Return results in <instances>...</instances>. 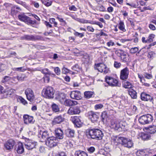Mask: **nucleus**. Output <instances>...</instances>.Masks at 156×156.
<instances>
[{
  "instance_id": "32",
  "label": "nucleus",
  "mask_w": 156,
  "mask_h": 156,
  "mask_svg": "<svg viewBox=\"0 0 156 156\" xmlns=\"http://www.w3.org/2000/svg\"><path fill=\"white\" fill-rule=\"evenodd\" d=\"M22 39L27 41H33V35H25L22 37Z\"/></svg>"
},
{
  "instance_id": "61",
  "label": "nucleus",
  "mask_w": 156,
  "mask_h": 156,
  "mask_svg": "<svg viewBox=\"0 0 156 156\" xmlns=\"http://www.w3.org/2000/svg\"><path fill=\"white\" fill-rule=\"evenodd\" d=\"M149 28L151 29V30H155L156 29V28L155 27V26L151 24V23H150L149 25Z\"/></svg>"
},
{
  "instance_id": "16",
  "label": "nucleus",
  "mask_w": 156,
  "mask_h": 156,
  "mask_svg": "<svg viewBox=\"0 0 156 156\" xmlns=\"http://www.w3.org/2000/svg\"><path fill=\"white\" fill-rule=\"evenodd\" d=\"M70 96L72 99L78 100L82 98L80 92L77 90L72 91L70 94Z\"/></svg>"
},
{
  "instance_id": "2",
  "label": "nucleus",
  "mask_w": 156,
  "mask_h": 156,
  "mask_svg": "<svg viewBox=\"0 0 156 156\" xmlns=\"http://www.w3.org/2000/svg\"><path fill=\"white\" fill-rule=\"evenodd\" d=\"M114 141L118 144H121L124 147L130 148L133 147V144L132 140L129 138L123 137L116 136Z\"/></svg>"
},
{
  "instance_id": "7",
  "label": "nucleus",
  "mask_w": 156,
  "mask_h": 156,
  "mask_svg": "<svg viewBox=\"0 0 156 156\" xmlns=\"http://www.w3.org/2000/svg\"><path fill=\"white\" fill-rule=\"evenodd\" d=\"M19 19L28 24L34 25L36 23L35 20H32L30 17L24 15H19L18 16Z\"/></svg>"
},
{
  "instance_id": "50",
  "label": "nucleus",
  "mask_w": 156,
  "mask_h": 156,
  "mask_svg": "<svg viewBox=\"0 0 156 156\" xmlns=\"http://www.w3.org/2000/svg\"><path fill=\"white\" fill-rule=\"evenodd\" d=\"M49 21L51 23L54 24L55 27H57V23L55 21V18H52L50 19Z\"/></svg>"
},
{
  "instance_id": "58",
  "label": "nucleus",
  "mask_w": 156,
  "mask_h": 156,
  "mask_svg": "<svg viewBox=\"0 0 156 156\" xmlns=\"http://www.w3.org/2000/svg\"><path fill=\"white\" fill-rule=\"evenodd\" d=\"M5 68V66L4 64H0V72L4 70Z\"/></svg>"
},
{
  "instance_id": "10",
  "label": "nucleus",
  "mask_w": 156,
  "mask_h": 156,
  "mask_svg": "<svg viewBox=\"0 0 156 156\" xmlns=\"http://www.w3.org/2000/svg\"><path fill=\"white\" fill-rule=\"evenodd\" d=\"M46 144L50 148L56 146L57 144L56 137L52 136L48 138V139L46 141Z\"/></svg>"
},
{
  "instance_id": "56",
  "label": "nucleus",
  "mask_w": 156,
  "mask_h": 156,
  "mask_svg": "<svg viewBox=\"0 0 156 156\" xmlns=\"http://www.w3.org/2000/svg\"><path fill=\"white\" fill-rule=\"evenodd\" d=\"M114 66L115 68H118L121 66V64L120 62H117L115 61Z\"/></svg>"
},
{
  "instance_id": "42",
  "label": "nucleus",
  "mask_w": 156,
  "mask_h": 156,
  "mask_svg": "<svg viewBox=\"0 0 156 156\" xmlns=\"http://www.w3.org/2000/svg\"><path fill=\"white\" fill-rule=\"evenodd\" d=\"M132 85L129 81H127L124 83V87L126 88H129L132 87Z\"/></svg>"
},
{
  "instance_id": "29",
  "label": "nucleus",
  "mask_w": 156,
  "mask_h": 156,
  "mask_svg": "<svg viewBox=\"0 0 156 156\" xmlns=\"http://www.w3.org/2000/svg\"><path fill=\"white\" fill-rule=\"evenodd\" d=\"M94 94V92L91 91H86L84 93V97L88 98L92 97Z\"/></svg>"
},
{
  "instance_id": "39",
  "label": "nucleus",
  "mask_w": 156,
  "mask_h": 156,
  "mask_svg": "<svg viewBox=\"0 0 156 156\" xmlns=\"http://www.w3.org/2000/svg\"><path fill=\"white\" fill-rule=\"evenodd\" d=\"M36 40H44V38L40 35H36L34 36L33 35V41H35Z\"/></svg>"
},
{
  "instance_id": "15",
  "label": "nucleus",
  "mask_w": 156,
  "mask_h": 156,
  "mask_svg": "<svg viewBox=\"0 0 156 156\" xmlns=\"http://www.w3.org/2000/svg\"><path fill=\"white\" fill-rule=\"evenodd\" d=\"M81 111L80 108L78 106H75L73 108H70L68 111L67 113L70 115L78 114Z\"/></svg>"
},
{
  "instance_id": "26",
  "label": "nucleus",
  "mask_w": 156,
  "mask_h": 156,
  "mask_svg": "<svg viewBox=\"0 0 156 156\" xmlns=\"http://www.w3.org/2000/svg\"><path fill=\"white\" fill-rule=\"evenodd\" d=\"M129 94L133 99H136L137 98V93L133 89H130L128 91Z\"/></svg>"
},
{
  "instance_id": "27",
  "label": "nucleus",
  "mask_w": 156,
  "mask_h": 156,
  "mask_svg": "<svg viewBox=\"0 0 156 156\" xmlns=\"http://www.w3.org/2000/svg\"><path fill=\"white\" fill-rule=\"evenodd\" d=\"M148 131L151 134H154L156 132V126H150L147 128Z\"/></svg>"
},
{
  "instance_id": "9",
  "label": "nucleus",
  "mask_w": 156,
  "mask_h": 156,
  "mask_svg": "<svg viewBox=\"0 0 156 156\" xmlns=\"http://www.w3.org/2000/svg\"><path fill=\"white\" fill-rule=\"evenodd\" d=\"M95 69L98 70L101 73L104 72L105 74L108 73L109 70L106 65L102 63H99L95 65Z\"/></svg>"
},
{
  "instance_id": "34",
  "label": "nucleus",
  "mask_w": 156,
  "mask_h": 156,
  "mask_svg": "<svg viewBox=\"0 0 156 156\" xmlns=\"http://www.w3.org/2000/svg\"><path fill=\"white\" fill-rule=\"evenodd\" d=\"M51 107L53 112H56L59 111L58 106L55 104L53 103L51 105Z\"/></svg>"
},
{
  "instance_id": "44",
  "label": "nucleus",
  "mask_w": 156,
  "mask_h": 156,
  "mask_svg": "<svg viewBox=\"0 0 156 156\" xmlns=\"http://www.w3.org/2000/svg\"><path fill=\"white\" fill-rule=\"evenodd\" d=\"M41 72L42 73L46 75H50L51 74V73L49 71V70L47 68H45L42 69Z\"/></svg>"
},
{
  "instance_id": "30",
  "label": "nucleus",
  "mask_w": 156,
  "mask_h": 156,
  "mask_svg": "<svg viewBox=\"0 0 156 156\" xmlns=\"http://www.w3.org/2000/svg\"><path fill=\"white\" fill-rule=\"evenodd\" d=\"M26 148L28 150H30L34 148L35 147V144L33 142L30 143L25 144Z\"/></svg>"
},
{
  "instance_id": "5",
  "label": "nucleus",
  "mask_w": 156,
  "mask_h": 156,
  "mask_svg": "<svg viewBox=\"0 0 156 156\" xmlns=\"http://www.w3.org/2000/svg\"><path fill=\"white\" fill-rule=\"evenodd\" d=\"M153 120V116L150 114L144 115L139 117V122L142 125H145L151 123Z\"/></svg>"
},
{
  "instance_id": "18",
  "label": "nucleus",
  "mask_w": 156,
  "mask_h": 156,
  "mask_svg": "<svg viewBox=\"0 0 156 156\" xmlns=\"http://www.w3.org/2000/svg\"><path fill=\"white\" fill-rule=\"evenodd\" d=\"M15 142L12 140H9L5 144L4 146L6 150H9L13 148Z\"/></svg>"
},
{
  "instance_id": "14",
  "label": "nucleus",
  "mask_w": 156,
  "mask_h": 156,
  "mask_svg": "<svg viewBox=\"0 0 156 156\" xmlns=\"http://www.w3.org/2000/svg\"><path fill=\"white\" fill-rule=\"evenodd\" d=\"M23 119L24 123L26 124H33L35 121L33 116L28 115H25L23 116Z\"/></svg>"
},
{
  "instance_id": "13",
  "label": "nucleus",
  "mask_w": 156,
  "mask_h": 156,
  "mask_svg": "<svg viewBox=\"0 0 156 156\" xmlns=\"http://www.w3.org/2000/svg\"><path fill=\"white\" fill-rule=\"evenodd\" d=\"M129 73V69L127 67L122 70L120 72V79L123 80L127 79L128 78Z\"/></svg>"
},
{
  "instance_id": "51",
  "label": "nucleus",
  "mask_w": 156,
  "mask_h": 156,
  "mask_svg": "<svg viewBox=\"0 0 156 156\" xmlns=\"http://www.w3.org/2000/svg\"><path fill=\"white\" fill-rule=\"evenodd\" d=\"M70 71V70H69L64 67L62 69V73L63 74H66L69 73Z\"/></svg>"
},
{
  "instance_id": "45",
  "label": "nucleus",
  "mask_w": 156,
  "mask_h": 156,
  "mask_svg": "<svg viewBox=\"0 0 156 156\" xmlns=\"http://www.w3.org/2000/svg\"><path fill=\"white\" fill-rule=\"evenodd\" d=\"M147 95V94L144 92H142L140 95L141 99L143 101H145Z\"/></svg>"
},
{
  "instance_id": "40",
  "label": "nucleus",
  "mask_w": 156,
  "mask_h": 156,
  "mask_svg": "<svg viewBox=\"0 0 156 156\" xmlns=\"http://www.w3.org/2000/svg\"><path fill=\"white\" fill-rule=\"evenodd\" d=\"M13 78H11V77L5 76L2 80V83H5L8 81L9 80H11V79H12Z\"/></svg>"
},
{
  "instance_id": "54",
  "label": "nucleus",
  "mask_w": 156,
  "mask_h": 156,
  "mask_svg": "<svg viewBox=\"0 0 156 156\" xmlns=\"http://www.w3.org/2000/svg\"><path fill=\"white\" fill-rule=\"evenodd\" d=\"M54 71L55 73L58 75H59L60 74V70L58 67H56L55 68Z\"/></svg>"
},
{
  "instance_id": "23",
  "label": "nucleus",
  "mask_w": 156,
  "mask_h": 156,
  "mask_svg": "<svg viewBox=\"0 0 156 156\" xmlns=\"http://www.w3.org/2000/svg\"><path fill=\"white\" fill-rule=\"evenodd\" d=\"M14 90L13 89L9 90L7 91H1L2 93H3V97L4 98H6L10 96L14 93Z\"/></svg>"
},
{
  "instance_id": "36",
  "label": "nucleus",
  "mask_w": 156,
  "mask_h": 156,
  "mask_svg": "<svg viewBox=\"0 0 156 156\" xmlns=\"http://www.w3.org/2000/svg\"><path fill=\"white\" fill-rule=\"evenodd\" d=\"M119 29L123 32L126 31L123 22L121 21L119 23Z\"/></svg>"
},
{
  "instance_id": "49",
  "label": "nucleus",
  "mask_w": 156,
  "mask_h": 156,
  "mask_svg": "<svg viewBox=\"0 0 156 156\" xmlns=\"http://www.w3.org/2000/svg\"><path fill=\"white\" fill-rule=\"evenodd\" d=\"M146 99L145 101H149L150 102H152L153 101V98L152 96H151L150 95L147 94Z\"/></svg>"
},
{
  "instance_id": "11",
  "label": "nucleus",
  "mask_w": 156,
  "mask_h": 156,
  "mask_svg": "<svg viewBox=\"0 0 156 156\" xmlns=\"http://www.w3.org/2000/svg\"><path fill=\"white\" fill-rule=\"evenodd\" d=\"M88 116L91 122L94 123L98 121L99 118V115L98 113L91 111L88 112Z\"/></svg>"
},
{
  "instance_id": "28",
  "label": "nucleus",
  "mask_w": 156,
  "mask_h": 156,
  "mask_svg": "<svg viewBox=\"0 0 156 156\" xmlns=\"http://www.w3.org/2000/svg\"><path fill=\"white\" fill-rule=\"evenodd\" d=\"M14 70L15 71H18L21 72H23L25 71L28 70L29 71H30V69L27 67H22L18 68H15L14 69Z\"/></svg>"
},
{
  "instance_id": "24",
  "label": "nucleus",
  "mask_w": 156,
  "mask_h": 156,
  "mask_svg": "<svg viewBox=\"0 0 156 156\" xmlns=\"http://www.w3.org/2000/svg\"><path fill=\"white\" fill-rule=\"evenodd\" d=\"M16 151L19 154H21L24 152V149L22 143H20L18 144Z\"/></svg>"
},
{
  "instance_id": "62",
  "label": "nucleus",
  "mask_w": 156,
  "mask_h": 156,
  "mask_svg": "<svg viewBox=\"0 0 156 156\" xmlns=\"http://www.w3.org/2000/svg\"><path fill=\"white\" fill-rule=\"evenodd\" d=\"M69 9L71 11H76L77 10L76 8L74 5H73L69 7Z\"/></svg>"
},
{
  "instance_id": "19",
  "label": "nucleus",
  "mask_w": 156,
  "mask_h": 156,
  "mask_svg": "<svg viewBox=\"0 0 156 156\" xmlns=\"http://www.w3.org/2000/svg\"><path fill=\"white\" fill-rule=\"evenodd\" d=\"M65 133L67 137L72 138L74 137L75 131L73 129L69 128L65 130Z\"/></svg>"
},
{
  "instance_id": "22",
  "label": "nucleus",
  "mask_w": 156,
  "mask_h": 156,
  "mask_svg": "<svg viewBox=\"0 0 156 156\" xmlns=\"http://www.w3.org/2000/svg\"><path fill=\"white\" fill-rule=\"evenodd\" d=\"M64 120V118L60 115L55 117L52 121V123L54 125L59 124L63 122Z\"/></svg>"
},
{
  "instance_id": "17",
  "label": "nucleus",
  "mask_w": 156,
  "mask_h": 156,
  "mask_svg": "<svg viewBox=\"0 0 156 156\" xmlns=\"http://www.w3.org/2000/svg\"><path fill=\"white\" fill-rule=\"evenodd\" d=\"M55 136L56 138L59 139H62L63 138V132L60 128L56 129L55 131Z\"/></svg>"
},
{
  "instance_id": "8",
  "label": "nucleus",
  "mask_w": 156,
  "mask_h": 156,
  "mask_svg": "<svg viewBox=\"0 0 156 156\" xmlns=\"http://www.w3.org/2000/svg\"><path fill=\"white\" fill-rule=\"evenodd\" d=\"M105 80L106 83L111 86H119L120 84L118 83L117 80L112 77L106 76L105 77Z\"/></svg>"
},
{
  "instance_id": "63",
  "label": "nucleus",
  "mask_w": 156,
  "mask_h": 156,
  "mask_svg": "<svg viewBox=\"0 0 156 156\" xmlns=\"http://www.w3.org/2000/svg\"><path fill=\"white\" fill-rule=\"evenodd\" d=\"M87 30H88V31H90L91 32H94V29L93 27L89 26H88L87 27Z\"/></svg>"
},
{
  "instance_id": "3",
  "label": "nucleus",
  "mask_w": 156,
  "mask_h": 156,
  "mask_svg": "<svg viewBox=\"0 0 156 156\" xmlns=\"http://www.w3.org/2000/svg\"><path fill=\"white\" fill-rule=\"evenodd\" d=\"M55 90L51 86L46 87L43 88L42 92V96L47 99H52L54 98Z\"/></svg>"
},
{
  "instance_id": "12",
  "label": "nucleus",
  "mask_w": 156,
  "mask_h": 156,
  "mask_svg": "<svg viewBox=\"0 0 156 156\" xmlns=\"http://www.w3.org/2000/svg\"><path fill=\"white\" fill-rule=\"evenodd\" d=\"M27 97V99L30 101H33L34 98L33 91L30 88H27L25 92Z\"/></svg>"
},
{
  "instance_id": "48",
  "label": "nucleus",
  "mask_w": 156,
  "mask_h": 156,
  "mask_svg": "<svg viewBox=\"0 0 156 156\" xmlns=\"http://www.w3.org/2000/svg\"><path fill=\"white\" fill-rule=\"evenodd\" d=\"M72 100H65L64 101V104L65 105L67 106H72Z\"/></svg>"
},
{
  "instance_id": "33",
  "label": "nucleus",
  "mask_w": 156,
  "mask_h": 156,
  "mask_svg": "<svg viewBox=\"0 0 156 156\" xmlns=\"http://www.w3.org/2000/svg\"><path fill=\"white\" fill-rule=\"evenodd\" d=\"M58 100L61 102H62L64 101L66 98V95L64 93H61L58 96Z\"/></svg>"
},
{
  "instance_id": "55",
  "label": "nucleus",
  "mask_w": 156,
  "mask_h": 156,
  "mask_svg": "<svg viewBox=\"0 0 156 156\" xmlns=\"http://www.w3.org/2000/svg\"><path fill=\"white\" fill-rule=\"evenodd\" d=\"M42 3L45 5L47 6H50L51 5V2H47L46 1H42Z\"/></svg>"
},
{
  "instance_id": "20",
  "label": "nucleus",
  "mask_w": 156,
  "mask_h": 156,
  "mask_svg": "<svg viewBox=\"0 0 156 156\" xmlns=\"http://www.w3.org/2000/svg\"><path fill=\"white\" fill-rule=\"evenodd\" d=\"M38 136L39 138H41L43 140L48 139V138L50 137L49 135V133L47 131H41L38 134Z\"/></svg>"
},
{
  "instance_id": "41",
  "label": "nucleus",
  "mask_w": 156,
  "mask_h": 156,
  "mask_svg": "<svg viewBox=\"0 0 156 156\" xmlns=\"http://www.w3.org/2000/svg\"><path fill=\"white\" fill-rule=\"evenodd\" d=\"M72 69L78 72L81 69V68L80 67L78 64H76L72 67Z\"/></svg>"
},
{
  "instance_id": "1",
  "label": "nucleus",
  "mask_w": 156,
  "mask_h": 156,
  "mask_svg": "<svg viewBox=\"0 0 156 156\" xmlns=\"http://www.w3.org/2000/svg\"><path fill=\"white\" fill-rule=\"evenodd\" d=\"M86 134L89 138L101 140L104 136L101 131L98 129L89 128L86 130Z\"/></svg>"
},
{
  "instance_id": "53",
  "label": "nucleus",
  "mask_w": 156,
  "mask_h": 156,
  "mask_svg": "<svg viewBox=\"0 0 156 156\" xmlns=\"http://www.w3.org/2000/svg\"><path fill=\"white\" fill-rule=\"evenodd\" d=\"M87 151L89 153H92L95 151V148L94 147H90L87 149Z\"/></svg>"
},
{
  "instance_id": "60",
  "label": "nucleus",
  "mask_w": 156,
  "mask_h": 156,
  "mask_svg": "<svg viewBox=\"0 0 156 156\" xmlns=\"http://www.w3.org/2000/svg\"><path fill=\"white\" fill-rule=\"evenodd\" d=\"M145 77L148 79H150L152 78V76L151 74L149 73H145Z\"/></svg>"
},
{
  "instance_id": "21",
  "label": "nucleus",
  "mask_w": 156,
  "mask_h": 156,
  "mask_svg": "<svg viewBox=\"0 0 156 156\" xmlns=\"http://www.w3.org/2000/svg\"><path fill=\"white\" fill-rule=\"evenodd\" d=\"M72 120L75 126L77 127H80L81 126L82 123L79 117L74 116L72 118Z\"/></svg>"
},
{
  "instance_id": "52",
  "label": "nucleus",
  "mask_w": 156,
  "mask_h": 156,
  "mask_svg": "<svg viewBox=\"0 0 156 156\" xmlns=\"http://www.w3.org/2000/svg\"><path fill=\"white\" fill-rule=\"evenodd\" d=\"M83 34L84 33H80L77 32H75L74 33V34L76 36H78L80 38H82L84 36Z\"/></svg>"
},
{
  "instance_id": "35",
  "label": "nucleus",
  "mask_w": 156,
  "mask_h": 156,
  "mask_svg": "<svg viewBox=\"0 0 156 156\" xmlns=\"http://www.w3.org/2000/svg\"><path fill=\"white\" fill-rule=\"evenodd\" d=\"M77 156H88L87 153L85 152L80 150L77 151L76 152Z\"/></svg>"
},
{
  "instance_id": "46",
  "label": "nucleus",
  "mask_w": 156,
  "mask_h": 156,
  "mask_svg": "<svg viewBox=\"0 0 156 156\" xmlns=\"http://www.w3.org/2000/svg\"><path fill=\"white\" fill-rule=\"evenodd\" d=\"M155 54L154 52L151 51L148 53L147 57L148 58L152 59L154 57Z\"/></svg>"
},
{
  "instance_id": "6",
  "label": "nucleus",
  "mask_w": 156,
  "mask_h": 156,
  "mask_svg": "<svg viewBox=\"0 0 156 156\" xmlns=\"http://www.w3.org/2000/svg\"><path fill=\"white\" fill-rule=\"evenodd\" d=\"M115 54L120 57L123 62H128L129 60V57L127 53L121 49H118L115 51Z\"/></svg>"
},
{
  "instance_id": "25",
  "label": "nucleus",
  "mask_w": 156,
  "mask_h": 156,
  "mask_svg": "<svg viewBox=\"0 0 156 156\" xmlns=\"http://www.w3.org/2000/svg\"><path fill=\"white\" fill-rule=\"evenodd\" d=\"M140 137L141 139L144 140H148L151 138V136L150 134L145 133H141Z\"/></svg>"
},
{
  "instance_id": "31",
  "label": "nucleus",
  "mask_w": 156,
  "mask_h": 156,
  "mask_svg": "<svg viewBox=\"0 0 156 156\" xmlns=\"http://www.w3.org/2000/svg\"><path fill=\"white\" fill-rule=\"evenodd\" d=\"M101 121L104 122L105 120H106L108 118V114L106 111H104L102 113L101 115Z\"/></svg>"
},
{
  "instance_id": "64",
  "label": "nucleus",
  "mask_w": 156,
  "mask_h": 156,
  "mask_svg": "<svg viewBox=\"0 0 156 156\" xmlns=\"http://www.w3.org/2000/svg\"><path fill=\"white\" fill-rule=\"evenodd\" d=\"M56 156H67L66 153L63 152L59 153Z\"/></svg>"
},
{
  "instance_id": "59",
  "label": "nucleus",
  "mask_w": 156,
  "mask_h": 156,
  "mask_svg": "<svg viewBox=\"0 0 156 156\" xmlns=\"http://www.w3.org/2000/svg\"><path fill=\"white\" fill-rule=\"evenodd\" d=\"M103 107V105L101 104H99L96 105L95 106V108L97 109H100Z\"/></svg>"
},
{
  "instance_id": "4",
  "label": "nucleus",
  "mask_w": 156,
  "mask_h": 156,
  "mask_svg": "<svg viewBox=\"0 0 156 156\" xmlns=\"http://www.w3.org/2000/svg\"><path fill=\"white\" fill-rule=\"evenodd\" d=\"M111 125L112 128L119 132L124 131L125 130V126L122 122H119L114 119L111 120Z\"/></svg>"
},
{
  "instance_id": "43",
  "label": "nucleus",
  "mask_w": 156,
  "mask_h": 156,
  "mask_svg": "<svg viewBox=\"0 0 156 156\" xmlns=\"http://www.w3.org/2000/svg\"><path fill=\"white\" fill-rule=\"evenodd\" d=\"M77 21L82 23H90L88 20H85L83 19H80L78 18L77 20Z\"/></svg>"
},
{
  "instance_id": "37",
  "label": "nucleus",
  "mask_w": 156,
  "mask_h": 156,
  "mask_svg": "<svg viewBox=\"0 0 156 156\" xmlns=\"http://www.w3.org/2000/svg\"><path fill=\"white\" fill-rule=\"evenodd\" d=\"M17 101L24 105L27 104V101L21 97H20L18 98Z\"/></svg>"
},
{
  "instance_id": "47",
  "label": "nucleus",
  "mask_w": 156,
  "mask_h": 156,
  "mask_svg": "<svg viewBox=\"0 0 156 156\" xmlns=\"http://www.w3.org/2000/svg\"><path fill=\"white\" fill-rule=\"evenodd\" d=\"M138 50V48L137 47L133 48L130 50V52L131 53L134 54L137 52Z\"/></svg>"
},
{
  "instance_id": "38",
  "label": "nucleus",
  "mask_w": 156,
  "mask_h": 156,
  "mask_svg": "<svg viewBox=\"0 0 156 156\" xmlns=\"http://www.w3.org/2000/svg\"><path fill=\"white\" fill-rule=\"evenodd\" d=\"M155 36V35L154 34H150L147 38V41L148 42V43L152 42Z\"/></svg>"
},
{
  "instance_id": "57",
  "label": "nucleus",
  "mask_w": 156,
  "mask_h": 156,
  "mask_svg": "<svg viewBox=\"0 0 156 156\" xmlns=\"http://www.w3.org/2000/svg\"><path fill=\"white\" fill-rule=\"evenodd\" d=\"M15 1L18 4H20L24 6H26V3L24 2H23L19 0H16Z\"/></svg>"
}]
</instances>
